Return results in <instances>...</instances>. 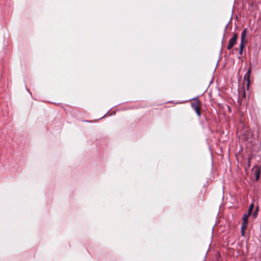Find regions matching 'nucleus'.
Segmentation results:
<instances>
[{
    "mask_svg": "<svg viewBox=\"0 0 261 261\" xmlns=\"http://www.w3.org/2000/svg\"><path fill=\"white\" fill-rule=\"evenodd\" d=\"M190 100H194L195 101L191 103V107L194 109L198 116L201 115L200 109L201 104L200 100L198 99V97H196L191 99Z\"/></svg>",
    "mask_w": 261,
    "mask_h": 261,
    "instance_id": "nucleus-1",
    "label": "nucleus"
},
{
    "mask_svg": "<svg viewBox=\"0 0 261 261\" xmlns=\"http://www.w3.org/2000/svg\"><path fill=\"white\" fill-rule=\"evenodd\" d=\"M251 73V68L250 67L248 69L246 73L245 74L244 79L245 80L247 81V89L249 88V86L250 84V74Z\"/></svg>",
    "mask_w": 261,
    "mask_h": 261,
    "instance_id": "nucleus-2",
    "label": "nucleus"
},
{
    "mask_svg": "<svg viewBox=\"0 0 261 261\" xmlns=\"http://www.w3.org/2000/svg\"><path fill=\"white\" fill-rule=\"evenodd\" d=\"M246 32H247V29H244L242 33H241V42L242 41H245V37H246Z\"/></svg>",
    "mask_w": 261,
    "mask_h": 261,
    "instance_id": "nucleus-3",
    "label": "nucleus"
},
{
    "mask_svg": "<svg viewBox=\"0 0 261 261\" xmlns=\"http://www.w3.org/2000/svg\"><path fill=\"white\" fill-rule=\"evenodd\" d=\"M237 42L230 39L229 40V44L228 45L227 49L229 50Z\"/></svg>",
    "mask_w": 261,
    "mask_h": 261,
    "instance_id": "nucleus-4",
    "label": "nucleus"
},
{
    "mask_svg": "<svg viewBox=\"0 0 261 261\" xmlns=\"http://www.w3.org/2000/svg\"><path fill=\"white\" fill-rule=\"evenodd\" d=\"M231 18H230L229 21L226 24V25L225 27L224 31V34H223V39H222V42H221V47H222V46H223L224 38V37L225 36V34H226V31H227V27H228V25H229V24L230 23V21H231Z\"/></svg>",
    "mask_w": 261,
    "mask_h": 261,
    "instance_id": "nucleus-5",
    "label": "nucleus"
},
{
    "mask_svg": "<svg viewBox=\"0 0 261 261\" xmlns=\"http://www.w3.org/2000/svg\"><path fill=\"white\" fill-rule=\"evenodd\" d=\"M231 18H230L229 21L226 24V25L225 27L224 31V34H223V39H222V42H221V47H222V46H223L224 38V37L225 36V34H226V31H227V27H228V25H229V24L230 23V21H231Z\"/></svg>",
    "mask_w": 261,
    "mask_h": 261,
    "instance_id": "nucleus-6",
    "label": "nucleus"
},
{
    "mask_svg": "<svg viewBox=\"0 0 261 261\" xmlns=\"http://www.w3.org/2000/svg\"><path fill=\"white\" fill-rule=\"evenodd\" d=\"M247 224H248V223H245V222L242 223V224L241 226V233H242V236L244 235V230L247 227Z\"/></svg>",
    "mask_w": 261,
    "mask_h": 261,
    "instance_id": "nucleus-7",
    "label": "nucleus"
},
{
    "mask_svg": "<svg viewBox=\"0 0 261 261\" xmlns=\"http://www.w3.org/2000/svg\"><path fill=\"white\" fill-rule=\"evenodd\" d=\"M250 215V214H244L243 217V222L248 223V217Z\"/></svg>",
    "mask_w": 261,
    "mask_h": 261,
    "instance_id": "nucleus-8",
    "label": "nucleus"
},
{
    "mask_svg": "<svg viewBox=\"0 0 261 261\" xmlns=\"http://www.w3.org/2000/svg\"><path fill=\"white\" fill-rule=\"evenodd\" d=\"M259 174H260V171L259 170L257 169L254 172V175L255 176V179L256 180H257L259 177Z\"/></svg>",
    "mask_w": 261,
    "mask_h": 261,
    "instance_id": "nucleus-9",
    "label": "nucleus"
},
{
    "mask_svg": "<svg viewBox=\"0 0 261 261\" xmlns=\"http://www.w3.org/2000/svg\"><path fill=\"white\" fill-rule=\"evenodd\" d=\"M253 207H254V204L252 203H251L249 207V208H248V213H249V214H251L252 213V211L253 209Z\"/></svg>",
    "mask_w": 261,
    "mask_h": 261,
    "instance_id": "nucleus-10",
    "label": "nucleus"
},
{
    "mask_svg": "<svg viewBox=\"0 0 261 261\" xmlns=\"http://www.w3.org/2000/svg\"><path fill=\"white\" fill-rule=\"evenodd\" d=\"M237 38H238V34L237 33H234L233 37L231 38H230V39L237 42Z\"/></svg>",
    "mask_w": 261,
    "mask_h": 261,
    "instance_id": "nucleus-11",
    "label": "nucleus"
},
{
    "mask_svg": "<svg viewBox=\"0 0 261 261\" xmlns=\"http://www.w3.org/2000/svg\"><path fill=\"white\" fill-rule=\"evenodd\" d=\"M245 42V41H242V42L241 41V44H240V48H239L240 49L243 50V48H244V47L245 46V45H244V42Z\"/></svg>",
    "mask_w": 261,
    "mask_h": 261,
    "instance_id": "nucleus-12",
    "label": "nucleus"
},
{
    "mask_svg": "<svg viewBox=\"0 0 261 261\" xmlns=\"http://www.w3.org/2000/svg\"><path fill=\"white\" fill-rule=\"evenodd\" d=\"M257 208H256L255 212L253 214L254 216V217L256 216L257 215Z\"/></svg>",
    "mask_w": 261,
    "mask_h": 261,
    "instance_id": "nucleus-13",
    "label": "nucleus"
},
{
    "mask_svg": "<svg viewBox=\"0 0 261 261\" xmlns=\"http://www.w3.org/2000/svg\"><path fill=\"white\" fill-rule=\"evenodd\" d=\"M243 50H242V49H239V54H240V55H241L243 54Z\"/></svg>",
    "mask_w": 261,
    "mask_h": 261,
    "instance_id": "nucleus-14",
    "label": "nucleus"
}]
</instances>
